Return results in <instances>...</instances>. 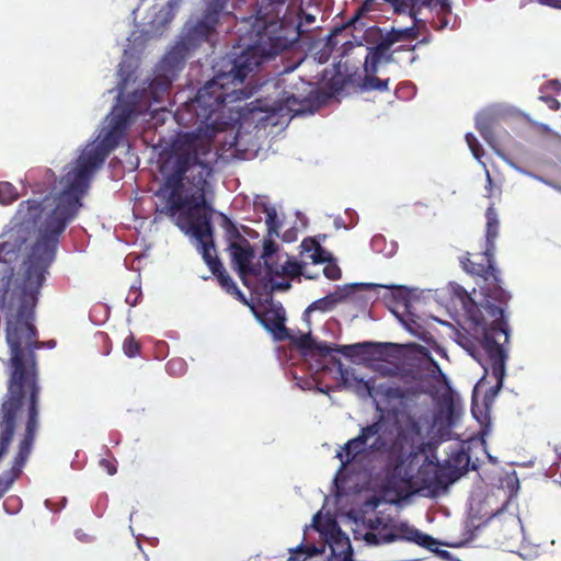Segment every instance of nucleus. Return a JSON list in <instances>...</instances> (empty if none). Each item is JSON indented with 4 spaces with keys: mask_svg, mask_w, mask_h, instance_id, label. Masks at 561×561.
<instances>
[{
    "mask_svg": "<svg viewBox=\"0 0 561 561\" xmlns=\"http://www.w3.org/2000/svg\"><path fill=\"white\" fill-rule=\"evenodd\" d=\"M136 105L135 102L122 101L114 106L108 128L101 141L79 156L75 169L65 175L67 184L62 192L57 196L46 195L41 201L30 198L19 204L10 228L2 234L0 262H16L27 241L36 233L37 238L23 262L14 293L18 296V309L11 314L33 322L38 295L56 257L59 238L82 207V197L90 186L92 174L124 139L137 116Z\"/></svg>",
    "mask_w": 561,
    "mask_h": 561,
    "instance_id": "f257e3e1",
    "label": "nucleus"
},
{
    "mask_svg": "<svg viewBox=\"0 0 561 561\" xmlns=\"http://www.w3.org/2000/svg\"><path fill=\"white\" fill-rule=\"evenodd\" d=\"M368 397L381 398L389 407L394 421V436L388 442L382 434V416L363 426L356 437L348 439L335 457L341 461L340 470L346 469L362 456L386 454L385 490L397 500H407L416 493L435 495L453 483L446 468L428 457L415 470L417 455L409 451L422 437L423 417L415 412L421 392L414 387L389 383L375 386L363 381Z\"/></svg>",
    "mask_w": 561,
    "mask_h": 561,
    "instance_id": "f03ea898",
    "label": "nucleus"
},
{
    "mask_svg": "<svg viewBox=\"0 0 561 561\" xmlns=\"http://www.w3.org/2000/svg\"><path fill=\"white\" fill-rule=\"evenodd\" d=\"M216 164L217 153L209 137L199 131L178 134L161 156L162 183L157 192L161 199L160 213L174 219L181 230L196 239L205 263L220 286L248 304L216 255L211 225L214 209L206 199Z\"/></svg>",
    "mask_w": 561,
    "mask_h": 561,
    "instance_id": "7ed1b4c3",
    "label": "nucleus"
},
{
    "mask_svg": "<svg viewBox=\"0 0 561 561\" xmlns=\"http://www.w3.org/2000/svg\"><path fill=\"white\" fill-rule=\"evenodd\" d=\"M288 0H261L250 30L247 48L230 62L228 71L217 73L202 87L194 99L178 108L175 117L185 126L198 125L218 130L221 111L228 104L249 99L256 87L244 80L264 62L289 48L300 35V24L294 25L285 15Z\"/></svg>",
    "mask_w": 561,
    "mask_h": 561,
    "instance_id": "20e7f679",
    "label": "nucleus"
},
{
    "mask_svg": "<svg viewBox=\"0 0 561 561\" xmlns=\"http://www.w3.org/2000/svg\"><path fill=\"white\" fill-rule=\"evenodd\" d=\"M5 340L10 348L7 392L0 403V461L9 453L21 423L23 433L12 466L0 474V499L20 478L39 430L41 387L35 350L42 344L33 322L7 316Z\"/></svg>",
    "mask_w": 561,
    "mask_h": 561,
    "instance_id": "39448f33",
    "label": "nucleus"
},
{
    "mask_svg": "<svg viewBox=\"0 0 561 561\" xmlns=\"http://www.w3.org/2000/svg\"><path fill=\"white\" fill-rule=\"evenodd\" d=\"M486 230H485V249L479 254V260H472L470 253L467 252L460 259L461 267L465 272L472 276L482 278L480 284V293L483 296L482 308L488 312L489 318L494 323L493 328L485 333V344L488 351L496 358L497 374L503 373V353L497 343L493 340L494 334H500L507 339L503 321V310L507 308L512 298L510 291L503 287V280L500 276V270L495 267V240L499 236L500 221L497 213L493 206L486 208Z\"/></svg>",
    "mask_w": 561,
    "mask_h": 561,
    "instance_id": "423d86ee",
    "label": "nucleus"
},
{
    "mask_svg": "<svg viewBox=\"0 0 561 561\" xmlns=\"http://www.w3.org/2000/svg\"><path fill=\"white\" fill-rule=\"evenodd\" d=\"M182 66L183 57L174 51L168 53L160 62L161 72L150 81L148 88L135 91L123 102H135L137 104V115L148 110L151 103L162 102L169 94L171 84Z\"/></svg>",
    "mask_w": 561,
    "mask_h": 561,
    "instance_id": "0eeeda50",
    "label": "nucleus"
},
{
    "mask_svg": "<svg viewBox=\"0 0 561 561\" xmlns=\"http://www.w3.org/2000/svg\"><path fill=\"white\" fill-rule=\"evenodd\" d=\"M482 302H483V299L479 304H477L469 295L466 294V298L463 299V308L466 310L468 319L474 325V329L477 330L478 328H481V331H482L481 346L486 354L488 366H484V364L481 362V359L476 357L474 353H471V356H474L477 358V360L484 367V369L486 371L489 368L491 369L492 375L496 379V387L501 388L503 385L504 376H505V365H506V359H507V354H506V351L504 350L503 345L508 342V339L504 340V336L500 335V334H494V339H493L497 343L499 347L501 348V351L503 353V365H502L503 373L500 375V374H497V371L494 370V368L496 367V358L493 357L492 353H490L488 351V347L485 344V333L489 329L493 328L494 323L489 318L488 312L482 308V306H481ZM505 310H506V308L503 310V313L505 312ZM503 321L505 323L503 330L505 331L506 336L510 337L508 325H507V322L504 317H503Z\"/></svg>",
    "mask_w": 561,
    "mask_h": 561,
    "instance_id": "6e6552de",
    "label": "nucleus"
},
{
    "mask_svg": "<svg viewBox=\"0 0 561 561\" xmlns=\"http://www.w3.org/2000/svg\"><path fill=\"white\" fill-rule=\"evenodd\" d=\"M363 539L368 546H380L394 541H408L432 549L433 546L436 545V540L432 536L423 534L405 522L390 525L387 533H365Z\"/></svg>",
    "mask_w": 561,
    "mask_h": 561,
    "instance_id": "1a4fd4ad",
    "label": "nucleus"
},
{
    "mask_svg": "<svg viewBox=\"0 0 561 561\" xmlns=\"http://www.w3.org/2000/svg\"><path fill=\"white\" fill-rule=\"evenodd\" d=\"M231 257V265L238 272L243 285L250 287L248 283L249 276L257 277L262 274L260 263L253 264L255 256L254 250L248 239H243L242 243H230L227 248Z\"/></svg>",
    "mask_w": 561,
    "mask_h": 561,
    "instance_id": "9d476101",
    "label": "nucleus"
},
{
    "mask_svg": "<svg viewBox=\"0 0 561 561\" xmlns=\"http://www.w3.org/2000/svg\"><path fill=\"white\" fill-rule=\"evenodd\" d=\"M228 0H206L203 18L190 30L188 36L193 41H206L215 32L219 15L226 8Z\"/></svg>",
    "mask_w": 561,
    "mask_h": 561,
    "instance_id": "9b49d317",
    "label": "nucleus"
},
{
    "mask_svg": "<svg viewBox=\"0 0 561 561\" xmlns=\"http://www.w3.org/2000/svg\"><path fill=\"white\" fill-rule=\"evenodd\" d=\"M254 314L276 341H286L290 337V332L285 325L286 312L280 304H273L262 311H254Z\"/></svg>",
    "mask_w": 561,
    "mask_h": 561,
    "instance_id": "f8f14e48",
    "label": "nucleus"
},
{
    "mask_svg": "<svg viewBox=\"0 0 561 561\" xmlns=\"http://www.w3.org/2000/svg\"><path fill=\"white\" fill-rule=\"evenodd\" d=\"M397 347L393 343H381V342H363L352 345H342L337 348L345 357H355L358 355H367L373 359H386L390 356L391 351Z\"/></svg>",
    "mask_w": 561,
    "mask_h": 561,
    "instance_id": "ddd939ff",
    "label": "nucleus"
},
{
    "mask_svg": "<svg viewBox=\"0 0 561 561\" xmlns=\"http://www.w3.org/2000/svg\"><path fill=\"white\" fill-rule=\"evenodd\" d=\"M355 287H366L373 290H377L381 286L376 284H355L344 286L343 288H340L339 290L330 293L325 297L313 301L308 306L305 313H310L312 311L328 312L333 310L339 304L344 301L351 295Z\"/></svg>",
    "mask_w": 561,
    "mask_h": 561,
    "instance_id": "4468645a",
    "label": "nucleus"
},
{
    "mask_svg": "<svg viewBox=\"0 0 561 561\" xmlns=\"http://www.w3.org/2000/svg\"><path fill=\"white\" fill-rule=\"evenodd\" d=\"M276 112V106H270L265 101L256 99L240 110V117L244 121L254 122L256 126H266V121L270 118L268 114H275Z\"/></svg>",
    "mask_w": 561,
    "mask_h": 561,
    "instance_id": "2eb2a0df",
    "label": "nucleus"
},
{
    "mask_svg": "<svg viewBox=\"0 0 561 561\" xmlns=\"http://www.w3.org/2000/svg\"><path fill=\"white\" fill-rule=\"evenodd\" d=\"M470 461V455L463 448L459 447L451 450L448 459L446 460V466L444 467L448 472V477L453 478V482L469 470Z\"/></svg>",
    "mask_w": 561,
    "mask_h": 561,
    "instance_id": "dca6fc26",
    "label": "nucleus"
},
{
    "mask_svg": "<svg viewBox=\"0 0 561 561\" xmlns=\"http://www.w3.org/2000/svg\"><path fill=\"white\" fill-rule=\"evenodd\" d=\"M390 47L381 38V41L371 47L365 58L364 69L366 73H376L379 64L385 60L387 62L392 60V55L389 54Z\"/></svg>",
    "mask_w": 561,
    "mask_h": 561,
    "instance_id": "f3484780",
    "label": "nucleus"
},
{
    "mask_svg": "<svg viewBox=\"0 0 561 561\" xmlns=\"http://www.w3.org/2000/svg\"><path fill=\"white\" fill-rule=\"evenodd\" d=\"M495 116L489 113H483L476 118V128L482 138L492 147L495 146L496 139L494 136Z\"/></svg>",
    "mask_w": 561,
    "mask_h": 561,
    "instance_id": "a211bd4d",
    "label": "nucleus"
},
{
    "mask_svg": "<svg viewBox=\"0 0 561 561\" xmlns=\"http://www.w3.org/2000/svg\"><path fill=\"white\" fill-rule=\"evenodd\" d=\"M301 247L305 249V251L307 252H310L311 250H313V253L310 254V259L312 260L313 263L316 264H321V263H325L327 261H330L333 255L327 251L325 249H323L320 243H318L316 240L313 239H305L301 243Z\"/></svg>",
    "mask_w": 561,
    "mask_h": 561,
    "instance_id": "6ab92c4d",
    "label": "nucleus"
},
{
    "mask_svg": "<svg viewBox=\"0 0 561 561\" xmlns=\"http://www.w3.org/2000/svg\"><path fill=\"white\" fill-rule=\"evenodd\" d=\"M417 37V31L414 26L411 27H404V28H392L389 31L382 39L388 44V46L391 48V46L398 42L403 41H413Z\"/></svg>",
    "mask_w": 561,
    "mask_h": 561,
    "instance_id": "aec40b11",
    "label": "nucleus"
},
{
    "mask_svg": "<svg viewBox=\"0 0 561 561\" xmlns=\"http://www.w3.org/2000/svg\"><path fill=\"white\" fill-rule=\"evenodd\" d=\"M221 216V227L225 230V238L228 242V245L230 243H242L243 239H247L241 234L238 227L234 225V222L225 214H220Z\"/></svg>",
    "mask_w": 561,
    "mask_h": 561,
    "instance_id": "412c9836",
    "label": "nucleus"
},
{
    "mask_svg": "<svg viewBox=\"0 0 561 561\" xmlns=\"http://www.w3.org/2000/svg\"><path fill=\"white\" fill-rule=\"evenodd\" d=\"M285 256L286 260L282 263V265H279L280 272H276V276H286L289 278H295L297 276L302 275L304 265L288 255Z\"/></svg>",
    "mask_w": 561,
    "mask_h": 561,
    "instance_id": "4be33fe9",
    "label": "nucleus"
},
{
    "mask_svg": "<svg viewBox=\"0 0 561 561\" xmlns=\"http://www.w3.org/2000/svg\"><path fill=\"white\" fill-rule=\"evenodd\" d=\"M342 346L339 345H330L327 343H318L314 341V346H312V350H310V355H318L320 357H327L331 356V362L333 364H337L339 366H342L341 360L333 356V353H339L337 348H341ZM340 354H342L340 352Z\"/></svg>",
    "mask_w": 561,
    "mask_h": 561,
    "instance_id": "5701e85b",
    "label": "nucleus"
},
{
    "mask_svg": "<svg viewBox=\"0 0 561 561\" xmlns=\"http://www.w3.org/2000/svg\"><path fill=\"white\" fill-rule=\"evenodd\" d=\"M391 518H385L379 515H375L374 517H365L363 518V525L369 529L368 533H375L378 530L379 533H387L390 528Z\"/></svg>",
    "mask_w": 561,
    "mask_h": 561,
    "instance_id": "b1692460",
    "label": "nucleus"
},
{
    "mask_svg": "<svg viewBox=\"0 0 561 561\" xmlns=\"http://www.w3.org/2000/svg\"><path fill=\"white\" fill-rule=\"evenodd\" d=\"M321 552L314 545H299L297 548L290 550V557L287 561H306L309 557L319 554Z\"/></svg>",
    "mask_w": 561,
    "mask_h": 561,
    "instance_id": "393cba45",
    "label": "nucleus"
},
{
    "mask_svg": "<svg viewBox=\"0 0 561 561\" xmlns=\"http://www.w3.org/2000/svg\"><path fill=\"white\" fill-rule=\"evenodd\" d=\"M179 0H170L167 5L159 11L153 22L162 26H167L173 20L179 8Z\"/></svg>",
    "mask_w": 561,
    "mask_h": 561,
    "instance_id": "a878e982",
    "label": "nucleus"
},
{
    "mask_svg": "<svg viewBox=\"0 0 561 561\" xmlns=\"http://www.w3.org/2000/svg\"><path fill=\"white\" fill-rule=\"evenodd\" d=\"M20 194L16 187L10 182L2 181L0 182V204L1 205H11L19 198Z\"/></svg>",
    "mask_w": 561,
    "mask_h": 561,
    "instance_id": "bb28decb",
    "label": "nucleus"
},
{
    "mask_svg": "<svg viewBox=\"0 0 561 561\" xmlns=\"http://www.w3.org/2000/svg\"><path fill=\"white\" fill-rule=\"evenodd\" d=\"M389 79H380L375 73H366L363 80V88L367 91H387Z\"/></svg>",
    "mask_w": 561,
    "mask_h": 561,
    "instance_id": "cd10ccee",
    "label": "nucleus"
},
{
    "mask_svg": "<svg viewBox=\"0 0 561 561\" xmlns=\"http://www.w3.org/2000/svg\"><path fill=\"white\" fill-rule=\"evenodd\" d=\"M264 213L266 215L265 224L267 226L268 236H278L282 224L277 218L276 209L272 206H264Z\"/></svg>",
    "mask_w": 561,
    "mask_h": 561,
    "instance_id": "c85d7f7f",
    "label": "nucleus"
},
{
    "mask_svg": "<svg viewBox=\"0 0 561 561\" xmlns=\"http://www.w3.org/2000/svg\"><path fill=\"white\" fill-rule=\"evenodd\" d=\"M297 350H299L304 355H308L312 346H314V340L311 337L309 333L300 334L298 336L291 335L288 339Z\"/></svg>",
    "mask_w": 561,
    "mask_h": 561,
    "instance_id": "c756f323",
    "label": "nucleus"
},
{
    "mask_svg": "<svg viewBox=\"0 0 561 561\" xmlns=\"http://www.w3.org/2000/svg\"><path fill=\"white\" fill-rule=\"evenodd\" d=\"M327 265L323 268V274L328 279L331 280H337L342 276V271L340 266L337 265L334 257H332L330 261L325 262Z\"/></svg>",
    "mask_w": 561,
    "mask_h": 561,
    "instance_id": "7c9ffc66",
    "label": "nucleus"
},
{
    "mask_svg": "<svg viewBox=\"0 0 561 561\" xmlns=\"http://www.w3.org/2000/svg\"><path fill=\"white\" fill-rule=\"evenodd\" d=\"M123 350L128 357H135L140 352V343L134 337L133 334H129L123 343Z\"/></svg>",
    "mask_w": 561,
    "mask_h": 561,
    "instance_id": "2f4dec72",
    "label": "nucleus"
},
{
    "mask_svg": "<svg viewBox=\"0 0 561 561\" xmlns=\"http://www.w3.org/2000/svg\"><path fill=\"white\" fill-rule=\"evenodd\" d=\"M466 141L468 147L470 148L473 157L478 160H480L484 153L481 145L479 144L478 139L474 137L473 134L468 133L466 135Z\"/></svg>",
    "mask_w": 561,
    "mask_h": 561,
    "instance_id": "473e14b6",
    "label": "nucleus"
},
{
    "mask_svg": "<svg viewBox=\"0 0 561 561\" xmlns=\"http://www.w3.org/2000/svg\"><path fill=\"white\" fill-rule=\"evenodd\" d=\"M279 265H282V263L275 262L273 259L264 261V266H265L264 279L267 282H272V279L274 277H277L276 272H280Z\"/></svg>",
    "mask_w": 561,
    "mask_h": 561,
    "instance_id": "72a5a7b5",
    "label": "nucleus"
},
{
    "mask_svg": "<svg viewBox=\"0 0 561 561\" xmlns=\"http://www.w3.org/2000/svg\"><path fill=\"white\" fill-rule=\"evenodd\" d=\"M167 370L171 375H182L185 371V363L181 358L170 359L167 365Z\"/></svg>",
    "mask_w": 561,
    "mask_h": 561,
    "instance_id": "f704fd0d",
    "label": "nucleus"
},
{
    "mask_svg": "<svg viewBox=\"0 0 561 561\" xmlns=\"http://www.w3.org/2000/svg\"><path fill=\"white\" fill-rule=\"evenodd\" d=\"M278 251L277 243L272 239H265L263 242V253L262 259L264 261L273 259V255Z\"/></svg>",
    "mask_w": 561,
    "mask_h": 561,
    "instance_id": "c9c22d12",
    "label": "nucleus"
},
{
    "mask_svg": "<svg viewBox=\"0 0 561 561\" xmlns=\"http://www.w3.org/2000/svg\"><path fill=\"white\" fill-rule=\"evenodd\" d=\"M285 103H286V106L291 111V112H295V113H301L304 111V108L300 106L301 105V102L299 101V99L291 94L289 96H287L285 99Z\"/></svg>",
    "mask_w": 561,
    "mask_h": 561,
    "instance_id": "e433bc0d",
    "label": "nucleus"
},
{
    "mask_svg": "<svg viewBox=\"0 0 561 561\" xmlns=\"http://www.w3.org/2000/svg\"><path fill=\"white\" fill-rule=\"evenodd\" d=\"M100 467L103 468L110 476H113L117 472V467L115 460H110L106 458H102L99 462Z\"/></svg>",
    "mask_w": 561,
    "mask_h": 561,
    "instance_id": "4c0bfd02",
    "label": "nucleus"
},
{
    "mask_svg": "<svg viewBox=\"0 0 561 561\" xmlns=\"http://www.w3.org/2000/svg\"><path fill=\"white\" fill-rule=\"evenodd\" d=\"M539 100L542 101L543 103H546L547 106L553 111L559 110V107L561 105L560 101L557 98L551 96V95H540Z\"/></svg>",
    "mask_w": 561,
    "mask_h": 561,
    "instance_id": "58836bf2",
    "label": "nucleus"
},
{
    "mask_svg": "<svg viewBox=\"0 0 561 561\" xmlns=\"http://www.w3.org/2000/svg\"><path fill=\"white\" fill-rule=\"evenodd\" d=\"M140 295L141 293L138 287H131L128 296L126 297V302L130 306H136Z\"/></svg>",
    "mask_w": 561,
    "mask_h": 561,
    "instance_id": "ea45409f",
    "label": "nucleus"
},
{
    "mask_svg": "<svg viewBox=\"0 0 561 561\" xmlns=\"http://www.w3.org/2000/svg\"><path fill=\"white\" fill-rule=\"evenodd\" d=\"M270 283H271L272 291H275V290L284 291V290L289 289L291 286L288 280L274 282V278Z\"/></svg>",
    "mask_w": 561,
    "mask_h": 561,
    "instance_id": "a19ab883",
    "label": "nucleus"
},
{
    "mask_svg": "<svg viewBox=\"0 0 561 561\" xmlns=\"http://www.w3.org/2000/svg\"><path fill=\"white\" fill-rule=\"evenodd\" d=\"M312 527L320 531V533H324L327 529L325 527L322 526V517H321V513L318 512L313 518H312Z\"/></svg>",
    "mask_w": 561,
    "mask_h": 561,
    "instance_id": "79ce46f5",
    "label": "nucleus"
},
{
    "mask_svg": "<svg viewBox=\"0 0 561 561\" xmlns=\"http://www.w3.org/2000/svg\"><path fill=\"white\" fill-rule=\"evenodd\" d=\"M549 85L556 95H558V96L561 95V83L559 81H557V80L550 81Z\"/></svg>",
    "mask_w": 561,
    "mask_h": 561,
    "instance_id": "37998d69",
    "label": "nucleus"
},
{
    "mask_svg": "<svg viewBox=\"0 0 561 561\" xmlns=\"http://www.w3.org/2000/svg\"><path fill=\"white\" fill-rule=\"evenodd\" d=\"M342 87H343L342 80H340V79L339 80H333L332 84H331V90H332L333 93H337V92H340L342 90Z\"/></svg>",
    "mask_w": 561,
    "mask_h": 561,
    "instance_id": "c03bdc74",
    "label": "nucleus"
},
{
    "mask_svg": "<svg viewBox=\"0 0 561 561\" xmlns=\"http://www.w3.org/2000/svg\"><path fill=\"white\" fill-rule=\"evenodd\" d=\"M345 543L347 545V552L348 554L344 558V561H352V549H351V545H350V540L348 538H345Z\"/></svg>",
    "mask_w": 561,
    "mask_h": 561,
    "instance_id": "a18cd8bd",
    "label": "nucleus"
},
{
    "mask_svg": "<svg viewBox=\"0 0 561 561\" xmlns=\"http://www.w3.org/2000/svg\"><path fill=\"white\" fill-rule=\"evenodd\" d=\"M304 19H305V21H306V23H307V24H311V23H313V22H314V16H313V15H311V14H305V15H304Z\"/></svg>",
    "mask_w": 561,
    "mask_h": 561,
    "instance_id": "49530a36",
    "label": "nucleus"
},
{
    "mask_svg": "<svg viewBox=\"0 0 561 561\" xmlns=\"http://www.w3.org/2000/svg\"><path fill=\"white\" fill-rule=\"evenodd\" d=\"M7 291H8V290H5V291L3 293V295H2V297H1L0 307H1L2 309H4V308H5Z\"/></svg>",
    "mask_w": 561,
    "mask_h": 561,
    "instance_id": "de8ad7c7",
    "label": "nucleus"
},
{
    "mask_svg": "<svg viewBox=\"0 0 561 561\" xmlns=\"http://www.w3.org/2000/svg\"><path fill=\"white\" fill-rule=\"evenodd\" d=\"M387 287H388V288H393V286H387ZM394 289H396L397 291L401 293V291L404 289V287L399 286V287H394Z\"/></svg>",
    "mask_w": 561,
    "mask_h": 561,
    "instance_id": "09e8293b",
    "label": "nucleus"
},
{
    "mask_svg": "<svg viewBox=\"0 0 561 561\" xmlns=\"http://www.w3.org/2000/svg\"><path fill=\"white\" fill-rule=\"evenodd\" d=\"M342 31V28H335L332 33V35H335L337 32Z\"/></svg>",
    "mask_w": 561,
    "mask_h": 561,
    "instance_id": "8fccbe9b",
    "label": "nucleus"
},
{
    "mask_svg": "<svg viewBox=\"0 0 561 561\" xmlns=\"http://www.w3.org/2000/svg\"><path fill=\"white\" fill-rule=\"evenodd\" d=\"M486 176H488V182H489V184H491V183H492V180H491L490 174L488 173V174H486Z\"/></svg>",
    "mask_w": 561,
    "mask_h": 561,
    "instance_id": "3c124183",
    "label": "nucleus"
},
{
    "mask_svg": "<svg viewBox=\"0 0 561 561\" xmlns=\"http://www.w3.org/2000/svg\"><path fill=\"white\" fill-rule=\"evenodd\" d=\"M351 24H353V20H352V21H350V23H348L347 25L343 26V28L347 27V26H348V25H351Z\"/></svg>",
    "mask_w": 561,
    "mask_h": 561,
    "instance_id": "603ef678",
    "label": "nucleus"
},
{
    "mask_svg": "<svg viewBox=\"0 0 561 561\" xmlns=\"http://www.w3.org/2000/svg\"><path fill=\"white\" fill-rule=\"evenodd\" d=\"M54 344H55V342H54V341H51V342H49V343H48V346H51V345H54Z\"/></svg>",
    "mask_w": 561,
    "mask_h": 561,
    "instance_id": "864d4df0",
    "label": "nucleus"
},
{
    "mask_svg": "<svg viewBox=\"0 0 561 561\" xmlns=\"http://www.w3.org/2000/svg\"><path fill=\"white\" fill-rule=\"evenodd\" d=\"M357 534H358V531H355V535H354V538H355V539H357V538H358V537H357Z\"/></svg>",
    "mask_w": 561,
    "mask_h": 561,
    "instance_id": "5fc2aeb1",
    "label": "nucleus"
}]
</instances>
